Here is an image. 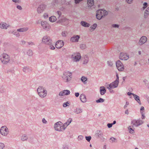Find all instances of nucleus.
Returning <instances> with one entry per match:
<instances>
[{
  "instance_id": "53",
  "label": "nucleus",
  "mask_w": 149,
  "mask_h": 149,
  "mask_svg": "<svg viewBox=\"0 0 149 149\" xmlns=\"http://www.w3.org/2000/svg\"><path fill=\"white\" fill-rule=\"evenodd\" d=\"M57 13L58 16V18H59L61 14V12L59 11H58L57 12Z\"/></svg>"
},
{
  "instance_id": "10",
  "label": "nucleus",
  "mask_w": 149,
  "mask_h": 149,
  "mask_svg": "<svg viewBox=\"0 0 149 149\" xmlns=\"http://www.w3.org/2000/svg\"><path fill=\"white\" fill-rule=\"evenodd\" d=\"M41 25L43 29L45 30L48 31L51 28V26L46 21H42Z\"/></svg>"
},
{
  "instance_id": "47",
  "label": "nucleus",
  "mask_w": 149,
  "mask_h": 149,
  "mask_svg": "<svg viewBox=\"0 0 149 149\" xmlns=\"http://www.w3.org/2000/svg\"><path fill=\"white\" fill-rule=\"evenodd\" d=\"M84 138L83 136L82 135H79L78 136L77 139L78 141H81Z\"/></svg>"
},
{
  "instance_id": "59",
  "label": "nucleus",
  "mask_w": 149,
  "mask_h": 149,
  "mask_svg": "<svg viewBox=\"0 0 149 149\" xmlns=\"http://www.w3.org/2000/svg\"><path fill=\"white\" fill-rule=\"evenodd\" d=\"M112 125H113L112 124V123H108L107 125L108 127L109 128L111 127H112Z\"/></svg>"
},
{
  "instance_id": "46",
  "label": "nucleus",
  "mask_w": 149,
  "mask_h": 149,
  "mask_svg": "<svg viewBox=\"0 0 149 149\" xmlns=\"http://www.w3.org/2000/svg\"><path fill=\"white\" fill-rule=\"evenodd\" d=\"M69 104V103L68 102H66L65 103H63V107H66L67 106L69 105L68 104Z\"/></svg>"
},
{
  "instance_id": "41",
  "label": "nucleus",
  "mask_w": 149,
  "mask_h": 149,
  "mask_svg": "<svg viewBox=\"0 0 149 149\" xmlns=\"http://www.w3.org/2000/svg\"><path fill=\"white\" fill-rule=\"evenodd\" d=\"M63 91L65 95H68L70 93V91L68 90H64V91Z\"/></svg>"
},
{
  "instance_id": "25",
  "label": "nucleus",
  "mask_w": 149,
  "mask_h": 149,
  "mask_svg": "<svg viewBox=\"0 0 149 149\" xmlns=\"http://www.w3.org/2000/svg\"><path fill=\"white\" fill-rule=\"evenodd\" d=\"M28 29L27 27H24L22 28H20L17 29V31L20 32H23L26 31Z\"/></svg>"
},
{
  "instance_id": "17",
  "label": "nucleus",
  "mask_w": 149,
  "mask_h": 149,
  "mask_svg": "<svg viewBox=\"0 0 149 149\" xmlns=\"http://www.w3.org/2000/svg\"><path fill=\"white\" fill-rule=\"evenodd\" d=\"M9 26V24L5 22H2L0 24V28L3 29H7Z\"/></svg>"
},
{
  "instance_id": "38",
  "label": "nucleus",
  "mask_w": 149,
  "mask_h": 149,
  "mask_svg": "<svg viewBox=\"0 0 149 149\" xmlns=\"http://www.w3.org/2000/svg\"><path fill=\"white\" fill-rule=\"evenodd\" d=\"M86 45L85 44H81L80 45V47L82 49H84L86 48Z\"/></svg>"
},
{
  "instance_id": "21",
  "label": "nucleus",
  "mask_w": 149,
  "mask_h": 149,
  "mask_svg": "<svg viewBox=\"0 0 149 149\" xmlns=\"http://www.w3.org/2000/svg\"><path fill=\"white\" fill-rule=\"evenodd\" d=\"M96 135L98 138H101L103 137V134L102 131L98 130L96 133Z\"/></svg>"
},
{
  "instance_id": "22",
  "label": "nucleus",
  "mask_w": 149,
  "mask_h": 149,
  "mask_svg": "<svg viewBox=\"0 0 149 149\" xmlns=\"http://www.w3.org/2000/svg\"><path fill=\"white\" fill-rule=\"evenodd\" d=\"M81 24L83 26L85 27H88L90 26V24L84 21H82Z\"/></svg>"
},
{
  "instance_id": "63",
  "label": "nucleus",
  "mask_w": 149,
  "mask_h": 149,
  "mask_svg": "<svg viewBox=\"0 0 149 149\" xmlns=\"http://www.w3.org/2000/svg\"><path fill=\"white\" fill-rule=\"evenodd\" d=\"M127 94L128 95H132L133 96L134 95V94L130 92H128L127 93Z\"/></svg>"
},
{
  "instance_id": "13",
  "label": "nucleus",
  "mask_w": 149,
  "mask_h": 149,
  "mask_svg": "<svg viewBox=\"0 0 149 149\" xmlns=\"http://www.w3.org/2000/svg\"><path fill=\"white\" fill-rule=\"evenodd\" d=\"M81 54L79 53H77L75 55H72V58L74 61H79L81 58Z\"/></svg>"
},
{
  "instance_id": "1",
  "label": "nucleus",
  "mask_w": 149,
  "mask_h": 149,
  "mask_svg": "<svg viewBox=\"0 0 149 149\" xmlns=\"http://www.w3.org/2000/svg\"><path fill=\"white\" fill-rule=\"evenodd\" d=\"M37 91L39 95L41 97H44L47 95V91L42 86L39 87L37 89Z\"/></svg>"
},
{
  "instance_id": "19",
  "label": "nucleus",
  "mask_w": 149,
  "mask_h": 149,
  "mask_svg": "<svg viewBox=\"0 0 149 149\" xmlns=\"http://www.w3.org/2000/svg\"><path fill=\"white\" fill-rule=\"evenodd\" d=\"M80 99L81 101L83 103L86 101V99L85 95L84 94H81L80 96Z\"/></svg>"
},
{
  "instance_id": "15",
  "label": "nucleus",
  "mask_w": 149,
  "mask_h": 149,
  "mask_svg": "<svg viewBox=\"0 0 149 149\" xmlns=\"http://www.w3.org/2000/svg\"><path fill=\"white\" fill-rule=\"evenodd\" d=\"M147 38L146 36H142L140 38L139 44L140 45H142L146 43L147 40Z\"/></svg>"
},
{
  "instance_id": "51",
  "label": "nucleus",
  "mask_w": 149,
  "mask_h": 149,
  "mask_svg": "<svg viewBox=\"0 0 149 149\" xmlns=\"http://www.w3.org/2000/svg\"><path fill=\"white\" fill-rule=\"evenodd\" d=\"M12 1L15 3H20V0H12Z\"/></svg>"
},
{
  "instance_id": "12",
  "label": "nucleus",
  "mask_w": 149,
  "mask_h": 149,
  "mask_svg": "<svg viewBox=\"0 0 149 149\" xmlns=\"http://www.w3.org/2000/svg\"><path fill=\"white\" fill-rule=\"evenodd\" d=\"M42 41L43 42L47 45L51 44L52 42V40L51 39L50 37L47 36L43 37L42 40Z\"/></svg>"
},
{
  "instance_id": "61",
  "label": "nucleus",
  "mask_w": 149,
  "mask_h": 149,
  "mask_svg": "<svg viewBox=\"0 0 149 149\" xmlns=\"http://www.w3.org/2000/svg\"><path fill=\"white\" fill-rule=\"evenodd\" d=\"M63 149H69L68 146L66 145H64L63 147Z\"/></svg>"
},
{
  "instance_id": "36",
  "label": "nucleus",
  "mask_w": 149,
  "mask_h": 149,
  "mask_svg": "<svg viewBox=\"0 0 149 149\" xmlns=\"http://www.w3.org/2000/svg\"><path fill=\"white\" fill-rule=\"evenodd\" d=\"M97 26V25L96 24H94L93 25L91 26L90 27V30H94L95 29Z\"/></svg>"
},
{
  "instance_id": "3",
  "label": "nucleus",
  "mask_w": 149,
  "mask_h": 149,
  "mask_svg": "<svg viewBox=\"0 0 149 149\" xmlns=\"http://www.w3.org/2000/svg\"><path fill=\"white\" fill-rule=\"evenodd\" d=\"M71 75V73L66 71L63 72L62 77L65 81L68 82L70 80Z\"/></svg>"
},
{
  "instance_id": "18",
  "label": "nucleus",
  "mask_w": 149,
  "mask_h": 149,
  "mask_svg": "<svg viewBox=\"0 0 149 149\" xmlns=\"http://www.w3.org/2000/svg\"><path fill=\"white\" fill-rule=\"evenodd\" d=\"M80 38V36L78 35L74 36L71 37L70 40L72 42H77Z\"/></svg>"
},
{
  "instance_id": "48",
  "label": "nucleus",
  "mask_w": 149,
  "mask_h": 149,
  "mask_svg": "<svg viewBox=\"0 0 149 149\" xmlns=\"http://www.w3.org/2000/svg\"><path fill=\"white\" fill-rule=\"evenodd\" d=\"M107 63V64L110 67H112V66L113 65V63L112 62H111L110 61H108Z\"/></svg>"
},
{
  "instance_id": "49",
  "label": "nucleus",
  "mask_w": 149,
  "mask_h": 149,
  "mask_svg": "<svg viewBox=\"0 0 149 149\" xmlns=\"http://www.w3.org/2000/svg\"><path fill=\"white\" fill-rule=\"evenodd\" d=\"M5 147L4 144L1 143H0V149H3Z\"/></svg>"
},
{
  "instance_id": "2",
  "label": "nucleus",
  "mask_w": 149,
  "mask_h": 149,
  "mask_svg": "<svg viewBox=\"0 0 149 149\" xmlns=\"http://www.w3.org/2000/svg\"><path fill=\"white\" fill-rule=\"evenodd\" d=\"M0 60L3 64H6L10 61L9 56L6 54H3L0 55Z\"/></svg>"
},
{
  "instance_id": "23",
  "label": "nucleus",
  "mask_w": 149,
  "mask_h": 149,
  "mask_svg": "<svg viewBox=\"0 0 149 149\" xmlns=\"http://www.w3.org/2000/svg\"><path fill=\"white\" fill-rule=\"evenodd\" d=\"M134 97L135 100L140 104H141L140 100L139 97L138 96L134 94L133 95Z\"/></svg>"
},
{
  "instance_id": "30",
  "label": "nucleus",
  "mask_w": 149,
  "mask_h": 149,
  "mask_svg": "<svg viewBox=\"0 0 149 149\" xmlns=\"http://www.w3.org/2000/svg\"><path fill=\"white\" fill-rule=\"evenodd\" d=\"M100 13L103 16L106 15H107L108 13L107 11L104 10H100Z\"/></svg>"
},
{
  "instance_id": "31",
  "label": "nucleus",
  "mask_w": 149,
  "mask_h": 149,
  "mask_svg": "<svg viewBox=\"0 0 149 149\" xmlns=\"http://www.w3.org/2000/svg\"><path fill=\"white\" fill-rule=\"evenodd\" d=\"M19 31H10V33H12L14 35H15L17 37H19V34L18 33Z\"/></svg>"
},
{
  "instance_id": "56",
  "label": "nucleus",
  "mask_w": 149,
  "mask_h": 149,
  "mask_svg": "<svg viewBox=\"0 0 149 149\" xmlns=\"http://www.w3.org/2000/svg\"><path fill=\"white\" fill-rule=\"evenodd\" d=\"M119 26V25L117 24H113L112 25V26L114 28H118Z\"/></svg>"
},
{
  "instance_id": "9",
  "label": "nucleus",
  "mask_w": 149,
  "mask_h": 149,
  "mask_svg": "<svg viewBox=\"0 0 149 149\" xmlns=\"http://www.w3.org/2000/svg\"><path fill=\"white\" fill-rule=\"evenodd\" d=\"M8 129L6 126H3L1 127L0 132L2 135L6 136L8 134Z\"/></svg>"
},
{
  "instance_id": "54",
  "label": "nucleus",
  "mask_w": 149,
  "mask_h": 149,
  "mask_svg": "<svg viewBox=\"0 0 149 149\" xmlns=\"http://www.w3.org/2000/svg\"><path fill=\"white\" fill-rule=\"evenodd\" d=\"M17 8L19 10H21L22 9L21 6L20 5H17Z\"/></svg>"
},
{
  "instance_id": "33",
  "label": "nucleus",
  "mask_w": 149,
  "mask_h": 149,
  "mask_svg": "<svg viewBox=\"0 0 149 149\" xmlns=\"http://www.w3.org/2000/svg\"><path fill=\"white\" fill-rule=\"evenodd\" d=\"M81 80L84 84H86V81L87 80V79L86 77L83 76L81 78Z\"/></svg>"
},
{
  "instance_id": "60",
  "label": "nucleus",
  "mask_w": 149,
  "mask_h": 149,
  "mask_svg": "<svg viewBox=\"0 0 149 149\" xmlns=\"http://www.w3.org/2000/svg\"><path fill=\"white\" fill-rule=\"evenodd\" d=\"M142 116L141 118L142 119H144L145 117V116H144V113H141Z\"/></svg>"
},
{
  "instance_id": "45",
  "label": "nucleus",
  "mask_w": 149,
  "mask_h": 149,
  "mask_svg": "<svg viewBox=\"0 0 149 149\" xmlns=\"http://www.w3.org/2000/svg\"><path fill=\"white\" fill-rule=\"evenodd\" d=\"M143 7L142 8L143 10L145 9L148 6V4L146 2H144L143 4Z\"/></svg>"
},
{
  "instance_id": "52",
  "label": "nucleus",
  "mask_w": 149,
  "mask_h": 149,
  "mask_svg": "<svg viewBox=\"0 0 149 149\" xmlns=\"http://www.w3.org/2000/svg\"><path fill=\"white\" fill-rule=\"evenodd\" d=\"M144 110V107L142 106L141 107V109H140V112L141 113H143V111Z\"/></svg>"
},
{
  "instance_id": "58",
  "label": "nucleus",
  "mask_w": 149,
  "mask_h": 149,
  "mask_svg": "<svg viewBox=\"0 0 149 149\" xmlns=\"http://www.w3.org/2000/svg\"><path fill=\"white\" fill-rule=\"evenodd\" d=\"M129 103L128 102H126L125 105L124 106V109H125L127 106L129 105Z\"/></svg>"
},
{
  "instance_id": "11",
  "label": "nucleus",
  "mask_w": 149,
  "mask_h": 149,
  "mask_svg": "<svg viewBox=\"0 0 149 149\" xmlns=\"http://www.w3.org/2000/svg\"><path fill=\"white\" fill-rule=\"evenodd\" d=\"M116 65L119 71H122L124 70V65L120 60H118L116 62Z\"/></svg>"
},
{
  "instance_id": "24",
  "label": "nucleus",
  "mask_w": 149,
  "mask_h": 149,
  "mask_svg": "<svg viewBox=\"0 0 149 149\" xmlns=\"http://www.w3.org/2000/svg\"><path fill=\"white\" fill-rule=\"evenodd\" d=\"M23 71L25 72H28L31 71V70L30 69L29 67L25 66L23 68Z\"/></svg>"
},
{
  "instance_id": "5",
  "label": "nucleus",
  "mask_w": 149,
  "mask_h": 149,
  "mask_svg": "<svg viewBox=\"0 0 149 149\" xmlns=\"http://www.w3.org/2000/svg\"><path fill=\"white\" fill-rule=\"evenodd\" d=\"M60 123L62 124L60 121H58L55 124L54 128L56 130L61 131L65 130V128H64L62 126V125L60 124Z\"/></svg>"
},
{
  "instance_id": "40",
  "label": "nucleus",
  "mask_w": 149,
  "mask_h": 149,
  "mask_svg": "<svg viewBox=\"0 0 149 149\" xmlns=\"http://www.w3.org/2000/svg\"><path fill=\"white\" fill-rule=\"evenodd\" d=\"M88 58L87 56L84 57V60L83 62L84 64H86L88 62Z\"/></svg>"
},
{
  "instance_id": "29",
  "label": "nucleus",
  "mask_w": 149,
  "mask_h": 149,
  "mask_svg": "<svg viewBox=\"0 0 149 149\" xmlns=\"http://www.w3.org/2000/svg\"><path fill=\"white\" fill-rule=\"evenodd\" d=\"M88 4L89 7H91L94 5L93 0H88Z\"/></svg>"
},
{
  "instance_id": "8",
  "label": "nucleus",
  "mask_w": 149,
  "mask_h": 149,
  "mask_svg": "<svg viewBox=\"0 0 149 149\" xmlns=\"http://www.w3.org/2000/svg\"><path fill=\"white\" fill-rule=\"evenodd\" d=\"M46 6L47 5L44 4H41L39 5L37 9L38 13L39 14L42 13L46 9Z\"/></svg>"
},
{
  "instance_id": "7",
  "label": "nucleus",
  "mask_w": 149,
  "mask_h": 149,
  "mask_svg": "<svg viewBox=\"0 0 149 149\" xmlns=\"http://www.w3.org/2000/svg\"><path fill=\"white\" fill-rule=\"evenodd\" d=\"M69 19L65 17H62L61 19L57 21L58 23L64 25H67L69 24Z\"/></svg>"
},
{
  "instance_id": "16",
  "label": "nucleus",
  "mask_w": 149,
  "mask_h": 149,
  "mask_svg": "<svg viewBox=\"0 0 149 149\" xmlns=\"http://www.w3.org/2000/svg\"><path fill=\"white\" fill-rule=\"evenodd\" d=\"M120 58L122 60H126L128 59L129 57L126 54L121 53L119 56Z\"/></svg>"
},
{
  "instance_id": "35",
  "label": "nucleus",
  "mask_w": 149,
  "mask_h": 149,
  "mask_svg": "<svg viewBox=\"0 0 149 149\" xmlns=\"http://www.w3.org/2000/svg\"><path fill=\"white\" fill-rule=\"evenodd\" d=\"M133 126L132 125L129 126L128 127L129 130H130V133H133V132L134 131V128H133Z\"/></svg>"
},
{
  "instance_id": "50",
  "label": "nucleus",
  "mask_w": 149,
  "mask_h": 149,
  "mask_svg": "<svg viewBox=\"0 0 149 149\" xmlns=\"http://www.w3.org/2000/svg\"><path fill=\"white\" fill-rule=\"evenodd\" d=\"M68 125L67 124V123H65L63 125H62V126H63V127L64 128H65V129L66 127Z\"/></svg>"
},
{
  "instance_id": "64",
  "label": "nucleus",
  "mask_w": 149,
  "mask_h": 149,
  "mask_svg": "<svg viewBox=\"0 0 149 149\" xmlns=\"http://www.w3.org/2000/svg\"><path fill=\"white\" fill-rule=\"evenodd\" d=\"M28 43L29 45H35L34 43L33 42H28Z\"/></svg>"
},
{
  "instance_id": "6",
  "label": "nucleus",
  "mask_w": 149,
  "mask_h": 149,
  "mask_svg": "<svg viewBox=\"0 0 149 149\" xmlns=\"http://www.w3.org/2000/svg\"><path fill=\"white\" fill-rule=\"evenodd\" d=\"M143 122V121L140 119L137 120L134 119L132 121L131 124L132 125V126L137 127L142 124Z\"/></svg>"
},
{
  "instance_id": "4",
  "label": "nucleus",
  "mask_w": 149,
  "mask_h": 149,
  "mask_svg": "<svg viewBox=\"0 0 149 149\" xmlns=\"http://www.w3.org/2000/svg\"><path fill=\"white\" fill-rule=\"evenodd\" d=\"M116 80L109 85V87H108V88L109 89V88H114L117 87L119 83V77L118 74H116Z\"/></svg>"
},
{
  "instance_id": "28",
  "label": "nucleus",
  "mask_w": 149,
  "mask_h": 149,
  "mask_svg": "<svg viewBox=\"0 0 149 149\" xmlns=\"http://www.w3.org/2000/svg\"><path fill=\"white\" fill-rule=\"evenodd\" d=\"M27 139L28 136L26 134H23L21 138V140L23 141H26Z\"/></svg>"
},
{
  "instance_id": "39",
  "label": "nucleus",
  "mask_w": 149,
  "mask_h": 149,
  "mask_svg": "<svg viewBox=\"0 0 149 149\" xmlns=\"http://www.w3.org/2000/svg\"><path fill=\"white\" fill-rule=\"evenodd\" d=\"M104 101V100L102 98H100L99 99L96 100V102L97 103H101L103 102Z\"/></svg>"
},
{
  "instance_id": "34",
  "label": "nucleus",
  "mask_w": 149,
  "mask_h": 149,
  "mask_svg": "<svg viewBox=\"0 0 149 149\" xmlns=\"http://www.w3.org/2000/svg\"><path fill=\"white\" fill-rule=\"evenodd\" d=\"M27 54L29 56H31L33 55L32 51L30 49H29L27 51Z\"/></svg>"
},
{
  "instance_id": "20",
  "label": "nucleus",
  "mask_w": 149,
  "mask_h": 149,
  "mask_svg": "<svg viewBox=\"0 0 149 149\" xmlns=\"http://www.w3.org/2000/svg\"><path fill=\"white\" fill-rule=\"evenodd\" d=\"M106 92V90L104 86L100 87V94L101 95H104Z\"/></svg>"
},
{
  "instance_id": "62",
  "label": "nucleus",
  "mask_w": 149,
  "mask_h": 149,
  "mask_svg": "<svg viewBox=\"0 0 149 149\" xmlns=\"http://www.w3.org/2000/svg\"><path fill=\"white\" fill-rule=\"evenodd\" d=\"M42 122L43 123L46 124L47 123V121L44 118H43L42 120Z\"/></svg>"
},
{
  "instance_id": "14",
  "label": "nucleus",
  "mask_w": 149,
  "mask_h": 149,
  "mask_svg": "<svg viewBox=\"0 0 149 149\" xmlns=\"http://www.w3.org/2000/svg\"><path fill=\"white\" fill-rule=\"evenodd\" d=\"M64 43L63 41L58 40L56 43L55 47L57 49H60L64 45Z\"/></svg>"
},
{
  "instance_id": "55",
  "label": "nucleus",
  "mask_w": 149,
  "mask_h": 149,
  "mask_svg": "<svg viewBox=\"0 0 149 149\" xmlns=\"http://www.w3.org/2000/svg\"><path fill=\"white\" fill-rule=\"evenodd\" d=\"M59 95L60 96H63L65 95L63 91L60 92Z\"/></svg>"
},
{
  "instance_id": "32",
  "label": "nucleus",
  "mask_w": 149,
  "mask_h": 149,
  "mask_svg": "<svg viewBox=\"0 0 149 149\" xmlns=\"http://www.w3.org/2000/svg\"><path fill=\"white\" fill-rule=\"evenodd\" d=\"M74 112L77 114H79L82 112V109L81 108H77Z\"/></svg>"
},
{
  "instance_id": "43",
  "label": "nucleus",
  "mask_w": 149,
  "mask_h": 149,
  "mask_svg": "<svg viewBox=\"0 0 149 149\" xmlns=\"http://www.w3.org/2000/svg\"><path fill=\"white\" fill-rule=\"evenodd\" d=\"M85 138L88 142H90L91 139V136H86Z\"/></svg>"
},
{
  "instance_id": "44",
  "label": "nucleus",
  "mask_w": 149,
  "mask_h": 149,
  "mask_svg": "<svg viewBox=\"0 0 149 149\" xmlns=\"http://www.w3.org/2000/svg\"><path fill=\"white\" fill-rule=\"evenodd\" d=\"M72 121V119L71 118H69L67 120L66 123H67V124H68L69 125Z\"/></svg>"
},
{
  "instance_id": "37",
  "label": "nucleus",
  "mask_w": 149,
  "mask_h": 149,
  "mask_svg": "<svg viewBox=\"0 0 149 149\" xmlns=\"http://www.w3.org/2000/svg\"><path fill=\"white\" fill-rule=\"evenodd\" d=\"M149 15V11L146 9L144 13V17L145 18L147 17Z\"/></svg>"
},
{
  "instance_id": "42",
  "label": "nucleus",
  "mask_w": 149,
  "mask_h": 149,
  "mask_svg": "<svg viewBox=\"0 0 149 149\" xmlns=\"http://www.w3.org/2000/svg\"><path fill=\"white\" fill-rule=\"evenodd\" d=\"M47 45H49V47L50 49L52 50H54L55 49V48L54 47L53 45L52 42L51 43V44Z\"/></svg>"
},
{
  "instance_id": "26",
  "label": "nucleus",
  "mask_w": 149,
  "mask_h": 149,
  "mask_svg": "<svg viewBox=\"0 0 149 149\" xmlns=\"http://www.w3.org/2000/svg\"><path fill=\"white\" fill-rule=\"evenodd\" d=\"M57 19L56 17L54 16H51L49 18V20L51 22H54L56 21Z\"/></svg>"
},
{
  "instance_id": "27",
  "label": "nucleus",
  "mask_w": 149,
  "mask_h": 149,
  "mask_svg": "<svg viewBox=\"0 0 149 149\" xmlns=\"http://www.w3.org/2000/svg\"><path fill=\"white\" fill-rule=\"evenodd\" d=\"M100 11V10H99V11L97 12L96 15V18L99 20L100 19L103 17V15H102L100 13H99Z\"/></svg>"
},
{
  "instance_id": "57",
  "label": "nucleus",
  "mask_w": 149,
  "mask_h": 149,
  "mask_svg": "<svg viewBox=\"0 0 149 149\" xmlns=\"http://www.w3.org/2000/svg\"><path fill=\"white\" fill-rule=\"evenodd\" d=\"M133 0H126L127 2L129 4H131L132 3Z\"/></svg>"
}]
</instances>
